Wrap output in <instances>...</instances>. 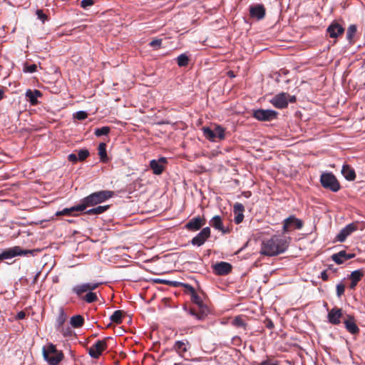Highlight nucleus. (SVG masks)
Segmentation results:
<instances>
[{"label": "nucleus", "instance_id": "nucleus-20", "mask_svg": "<svg viewBox=\"0 0 365 365\" xmlns=\"http://www.w3.org/2000/svg\"><path fill=\"white\" fill-rule=\"evenodd\" d=\"M190 348V343L188 341H176L174 344L173 349L179 354L180 356L185 358V353Z\"/></svg>", "mask_w": 365, "mask_h": 365}, {"label": "nucleus", "instance_id": "nucleus-22", "mask_svg": "<svg viewBox=\"0 0 365 365\" xmlns=\"http://www.w3.org/2000/svg\"><path fill=\"white\" fill-rule=\"evenodd\" d=\"M363 276L364 272L360 269L355 270L351 273L349 276V278L351 279V284L349 287L351 289H355L358 282L361 279Z\"/></svg>", "mask_w": 365, "mask_h": 365}, {"label": "nucleus", "instance_id": "nucleus-10", "mask_svg": "<svg viewBox=\"0 0 365 365\" xmlns=\"http://www.w3.org/2000/svg\"><path fill=\"white\" fill-rule=\"evenodd\" d=\"M278 113L274 110L258 109L254 111L253 117L260 121H270L276 119Z\"/></svg>", "mask_w": 365, "mask_h": 365}, {"label": "nucleus", "instance_id": "nucleus-5", "mask_svg": "<svg viewBox=\"0 0 365 365\" xmlns=\"http://www.w3.org/2000/svg\"><path fill=\"white\" fill-rule=\"evenodd\" d=\"M320 182L324 188L329 189L332 192H337L340 189V185L332 173H323L321 175Z\"/></svg>", "mask_w": 365, "mask_h": 365}, {"label": "nucleus", "instance_id": "nucleus-30", "mask_svg": "<svg viewBox=\"0 0 365 365\" xmlns=\"http://www.w3.org/2000/svg\"><path fill=\"white\" fill-rule=\"evenodd\" d=\"M108 207H109L108 205H104V206L99 205L96 207L91 208V209L86 210V213L88 215H99V214H101V213H103L104 212H106L108 209Z\"/></svg>", "mask_w": 365, "mask_h": 365}, {"label": "nucleus", "instance_id": "nucleus-57", "mask_svg": "<svg viewBox=\"0 0 365 365\" xmlns=\"http://www.w3.org/2000/svg\"><path fill=\"white\" fill-rule=\"evenodd\" d=\"M267 327H269V328H272V327H273V324H272V322H269V324H267Z\"/></svg>", "mask_w": 365, "mask_h": 365}, {"label": "nucleus", "instance_id": "nucleus-23", "mask_svg": "<svg viewBox=\"0 0 365 365\" xmlns=\"http://www.w3.org/2000/svg\"><path fill=\"white\" fill-rule=\"evenodd\" d=\"M344 324L347 331L352 334H357L359 331L353 317L349 316L348 319L344 321Z\"/></svg>", "mask_w": 365, "mask_h": 365}, {"label": "nucleus", "instance_id": "nucleus-21", "mask_svg": "<svg viewBox=\"0 0 365 365\" xmlns=\"http://www.w3.org/2000/svg\"><path fill=\"white\" fill-rule=\"evenodd\" d=\"M25 96L27 101H29L31 105L36 106L38 104V98L41 97L42 93L38 90L28 89L26 91Z\"/></svg>", "mask_w": 365, "mask_h": 365}, {"label": "nucleus", "instance_id": "nucleus-25", "mask_svg": "<svg viewBox=\"0 0 365 365\" xmlns=\"http://www.w3.org/2000/svg\"><path fill=\"white\" fill-rule=\"evenodd\" d=\"M341 173L347 180H354L356 178L354 170L349 165H344L341 169Z\"/></svg>", "mask_w": 365, "mask_h": 365}, {"label": "nucleus", "instance_id": "nucleus-45", "mask_svg": "<svg viewBox=\"0 0 365 365\" xmlns=\"http://www.w3.org/2000/svg\"><path fill=\"white\" fill-rule=\"evenodd\" d=\"M93 4V0H82L81 2V6L83 9H87L88 7L92 6Z\"/></svg>", "mask_w": 365, "mask_h": 365}, {"label": "nucleus", "instance_id": "nucleus-1", "mask_svg": "<svg viewBox=\"0 0 365 365\" xmlns=\"http://www.w3.org/2000/svg\"><path fill=\"white\" fill-rule=\"evenodd\" d=\"M289 246L288 240L282 235H273L262 242L260 254L266 256H276L286 251Z\"/></svg>", "mask_w": 365, "mask_h": 365}, {"label": "nucleus", "instance_id": "nucleus-9", "mask_svg": "<svg viewBox=\"0 0 365 365\" xmlns=\"http://www.w3.org/2000/svg\"><path fill=\"white\" fill-rule=\"evenodd\" d=\"M303 226L301 220L297 218L294 215H291L283 221L282 232L286 234L293 230H300Z\"/></svg>", "mask_w": 365, "mask_h": 365}, {"label": "nucleus", "instance_id": "nucleus-29", "mask_svg": "<svg viewBox=\"0 0 365 365\" xmlns=\"http://www.w3.org/2000/svg\"><path fill=\"white\" fill-rule=\"evenodd\" d=\"M70 323L73 327L79 328L83 325L84 319L81 315H75L71 317Z\"/></svg>", "mask_w": 365, "mask_h": 365}, {"label": "nucleus", "instance_id": "nucleus-50", "mask_svg": "<svg viewBox=\"0 0 365 365\" xmlns=\"http://www.w3.org/2000/svg\"><path fill=\"white\" fill-rule=\"evenodd\" d=\"M58 331H61L64 336H70L71 334V330L70 329L69 327L64 329L63 327H62V328Z\"/></svg>", "mask_w": 365, "mask_h": 365}, {"label": "nucleus", "instance_id": "nucleus-55", "mask_svg": "<svg viewBox=\"0 0 365 365\" xmlns=\"http://www.w3.org/2000/svg\"><path fill=\"white\" fill-rule=\"evenodd\" d=\"M227 76H228L229 77H230V78H235V75L234 72H233V71H229L227 72Z\"/></svg>", "mask_w": 365, "mask_h": 365}, {"label": "nucleus", "instance_id": "nucleus-47", "mask_svg": "<svg viewBox=\"0 0 365 365\" xmlns=\"http://www.w3.org/2000/svg\"><path fill=\"white\" fill-rule=\"evenodd\" d=\"M259 365H280V363L277 361H273L269 359H266L261 361Z\"/></svg>", "mask_w": 365, "mask_h": 365}, {"label": "nucleus", "instance_id": "nucleus-49", "mask_svg": "<svg viewBox=\"0 0 365 365\" xmlns=\"http://www.w3.org/2000/svg\"><path fill=\"white\" fill-rule=\"evenodd\" d=\"M36 15L38 16V18L41 19L43 22L46 19L47 16L46 14L43 13L41 10H37Z\"/></svg>", "mask_w": 365, "mask_h": 365}, {"label": "nucleus", "instance_id": "nucleus-43", "mask_svg": "<svg viewBox=\"0 0 365 365\" xmlns=\"http://www.w3.org/2000/svg\"><path fill=\"white\" fill-rule=\"evenodd\" d=\"M345 290V287L343 284L340 283L336 285V295L338 297H340L342 294H344Z\"/></svg>", "mask_w": 365, "mask_h": 365}, {"label": "nucleus", "instance_id": "nucleus-33", "mask_svg": "<svg viewBox=\"0 0 365 365\" xmlns=\"http://www.w3.org/2000/svg\"><path fill=\"white\" fill-rule=\"evenodd\" d=\"M122 317H123V312L120 310H116L110 317V319L112 322H114L116 324H120L122 322Z\"/></svg>", "mask_w": 365, "mask_h": 365}, {"label": "nucleus", "instance_id": "nucleus-11", "mask_svg": "<svg viewBox=\"0 0 365 365\" xmlns=\"http://www.w3.org/2000/svg\"><path fill=\"white\" fill-rule=\"evenodd\" d=\"M358 230V223L352 222L344 227L336 235V239L338 242H343L347 237Z\"/></svg>", "mask_w": 365, "mask_h": 365}, {"label": "nucleus", "instance_id": "nucleus-3", "mask_svg": "<svg viewBox=\"0 0 365 365\" xmlns=\"http://www.w3.org/2000/svg\"><path fill=\"white\" fill-rule=\"evenodd\" d=\"M112 195L113 192L108 190L96 192L84 197L81 200V205L84 206V210H86L88 207H92L97 204L103 202L111 197Z\"/></svg>", "mask_w": 365, "mask_h": 365}, {"label": "nucleus", "instance_id": "nucleus-28", "mask_svg": "<svg viewBox=\"0 0 365 365\" xmlns=\"http://www.w3.org/2000/svg\"><path fill=\"white\" fill-rule=\"evenodd\" d=\"M210 224L215 229L220 230V231H223V225H222V218L219 215L214 216L211 219Z\"/></svg>", "mask_w": 365, "mask_h": 365}, {"label": "nucleus", "instance_id": "nucleus-40", "mask_svg": "<svg viewBox=\"0 0 365 365\" xmlns=\"http://www.w3.org/2000/svg\"><path fill=\"white\" fill-rule=\"evenodd\" d=\"M89 155V152L87 149H81L78 152V159L80 161H83L86 159Z\"/></svg>", "mask_w": 365, "mask_h": 365}, {"label": "nucleus", "instance_id": "nucleus-18", "mask_svg": "<svg viewBox=\"0 0 365 365\" xmlns=\"http://www.w3.org/2000/svg\"><path fill=\"white\" fill-rule=\"evenodd\" d=\"M354 254L346 253V251L342 250L338 253L334 254L331 256V259L337 264H341L346 260L354 258Z\"/></svg>", "mask_w": 365, "mask_h": 365}, {"label": "nucleus", "instance_id": "nucleus-24", "mask_svg": "<svg viewBox=\"0 0 365 365\" xmlns=\"http://www.w3.org/2000/svg\"><path fill=\"white\" fill-rule=\"evenodd\" d=\"M84 211V206L81 205V203L78 205L73 206L69 208H64L61 211H58L56 215H71L74 212H83Z\"/></svg>", "mask_w": 365, "mask_h": 365}, {"label": "nucleus", "instance_id": "nucleus-42", "mask_svg": "<svg viewBox=\"0 0 365 365\" xmlns=\"http://www.w3.org/2000/svg\"><path fill=\"white\" fill-rule=\"evenodd\" d=\"M87 116H88L87 113L83 110L78 111L74 114V117L76 119L80 120L86 119L87 118Z\"/></svg>", "mask_w": 365, "mask_h": 365}, {"label": "nucleus", "instance_id": "nucleus-8", "mask_svg": "<svg viewBox=\"0 0 365 365\" xmlns=\"http://www.w3.org/2000/svg\"><path fill=\"white\" fill-rule=\"evenodd\" d=\"M108 338H105L102 340H98L93 345L88 348V352L90 356L93 359H98L102 353L107 349V340Z\"/></svg>", "mask_w": 365, "mask_h": 365}, {"label": "nucleus", "instance_id": "nucleus-16", "mask_svg": "<svg viewBox=\"0 0 365 365\" xmlns=\"http://www.w3.org/2000/svg\"><path fill=\"white\" fill-rule=\"evenodd\" d=\"M167 163L165 158L162 157L157 160H152L150 162V168L155 175H160L164 170V165Z\"/></svg>", "mask_w": 365, "mask_h": 365}, {"label": "nucleus", "instance_id": "nucleus-13", "mask_svg": "<svg viewBox=\"0 0 365 365\" xmlns=\"http://www.w3.org/2000/svg\"><path fill=\"white\" fill-rule=\"evenodd\" d=\"M344 32V28L337 21H333L327 29L328 36L331 38H336L342 35Z\"/></svg>", "mask_w": 365, "mask_h": 365}, {"label": "nucleus", "instance_id": "nucleus-56", "mask_svg": "<svg viewBox=\"0 0 365 365\" xmlns=\"http://www.w3.org/2000/svg\"><path fill=\"white\" fill-rule=\"evenodd\" d=\"M4 91L0 89V101L4 98Z\"/></svg>", "mask_w": 365, "mask_h": 365}, {"label": "nucleus", "instance_id": "nucleus-41", "mask_svg": "<svg viewBox=\"0 0 365 365\" xmlns=\"http://www.w3.org/2000/svg\"><path fill=\"white\" fill-rule=\"evenodd\" d=\"M244 210L245 208L242 204L237 202L234 205L233 211L235 214L243 213Z\"/></svg>", "mask_w": 365, "mask_h": 365}, {"label": "nucleus", "instance_id": "nucleus-39", "mask_svg": "<svg viewBox=\"0 0 365 365\" xmlns=\"http://www.w3.org/2000/svg\"><path fill=\"white\" fill-rule=\"evenodd\" d=\"M37 71V66L36 64H27L25 63L24 66L23 71L24 73H34Z\"/></svg>", "mask_w": 365, "mask_h": 365}, {"label": "nucleus", "instance_id": "nucleus-35", "mask_svg": "<svg viewBox=\"0 0 365 365\" xmlns=\"http://www.w3.org/2000/svg\"><path fill=\"white\" fill-rule=\"evenodd\" d=\"M232 324L236 327H246V323L243 319L242 317L237 316L232 322Z\"/></svg>", "mask_w": 365, "mask_h": 365}, {"label": "nucleus", "instance_id": "nucleus-19", "mask_svg": "<svg viewBox=\"0 0 365 365\" xmlns=\"http://www.w3.org/2000/svg\"><path fill=\"white\" fill-rule=\"evenodd\" d=\"M213 269L215 273L218 275H225L231 272L232 266L228 262H221L215 264L213 266Z\"/></svg>", "mask_w": 365, "mask_h": 365}, {"label": "nucleus", "instance_id": "nucleus-12", "mask_svg": "<svg viewBox=\"0 0 365 365\" xmlns=\"http://www.w3.org/2000/svg\"><path fill=\"white\" fill-rule=\"evenodd\" d=\"M210 236V229L208 227H204L195 237L191 240L194 246L200 247L202 245Z\"/></svg>", "mask_w": 365, "mask_h": 365}, {"label": "nucleus", "instance_id": "nucleus-27", "mask_svg": "<svg viewBox=\"0 0 365 365\" xmlns=\"http://www.w3.org/2000/svg\"><path fill=\"white\" fill-rule=\"evenodd\" d=\"M98 155H99L101 161L103 163H107L108 161V158L107 156L106 143H100L98 145Z\"/></svg>", "mask_w": 365, "mask_h": 365}, {"label": "nucleus", "instance_id": "nucleus-51", "mask_svg": "<svg viewBox=\"0 0 365 365\" xmlns=\"http://www.w3.org/2000/svg\"><path fill=\"white\" fill-rule=\"evenodd\" d=\"M68 159L69 161L73 163H76L78 160L77 155L74 153L70 154L68 157Z\"/></svg>", "mask_w": 365, "mask_h": 365}, {"label": "nucleus", "instance_id": "nucleus-15", "mask_svg": "<svg viewBox=\"0 0 365 365\" xmlns=\"http://www.w3.org/2000/svg\"><path fill=\"white\" fill-rule=\"evenodd\" d=\"M265 8L262 4H256L250 7V15L257 20L262 19L265 16Z\"/></svg>", "mask_w": 365, "mask_h": 365}, {"label": "nucleus", "instance_id": "nucleus-54", "mask_svg": "<svg viewBox=\"0 0 365 365\" xmlns=\"http://www.w3.org/2000/svg\"><path fill=\"white\" fill-rule=\"evenodd\" d=\"M174 365H190V364L188 362V361L186 359L184 361L180 362V363H175Z\"/></svg>", "mask_w": 365, "mask_h": 365}, {"label": "nucleus", "instance_id": "nucleus-14", "mask_svg": "<svg viewBox=\"0 0 365 365\" xmlns=\"http://www.w3.org/2000/svg\"><path fill=\"white\" fill-rule=\"evenodd\" d=\"M205 225V220L200 216L192 218L186 225L185 228L190 231H197Z\"/></svg>", "mask_w": 365, "mask_h": 365}, {"label": "nucleus", "instance_id": "nucleus-52", "mask_svg": "<svg viewBox=\"0 0 365 365\" xmlns=\"http://www.w3.org/2000/svg\"><path fill=\"white\" fill-rule=\"evenodd\" d=\"M25 317H26L25 312H23V311H21V312L17 313V314L16 316V319L20 320V319H24Z\"/></svg>", "mask_w": 365, "mask_h": 365}, {"label": "nucleus", "instance_id": "nucleus-53", "mask_svg": "<svg viewBox=\"0 0 365 365\" xmlns=\"http://www.w3.org/2000/svg\"><path fill=\"white\" fill-rule=\"evenodd\" d=\"M321 277L322 279L324 280V281H327L329 278V276H328V274L327 272V271H323L322 273H321Z\"/></svg>", "mask_w": 365, "mask_h": 365}, {"label": "nucleus", "instance_id": "nucleus-6", "mask_svg": "<svg viewBox=\"0 0 365 365\" xmlns=\"http://www.w3.org/2000/svg\"><path fill=\"white\" fill-rule=\"evenodd\" d=\"M36 252L34 250H22L20 247L9 248L0 254V260L11 259L16 256L33 255Z\"/></svg>", "mask_w": 365, "mask_h": 365}, {"label": "nucleus", "instance_id": "nucleus-4", "mask_svg": "<svg viewBox=\"0 0 365 365\" xmlns=\"http://www.w3.org/2000/svg\"><path fill=\"white\" fill-rule=\"evenodd\" d=\"M296 96L287 93H280L275 95L269 102L277 108L283 109L287 107L289 103L296 102Z\"/></svg>", "mask_w": 365, "mask_h": 365}, {"label": "nucleus", "instance_id": "nucleus-7", "mask_svg": "<svg viewBox=\"0 0 365 365\" xmlns=\"http://www.w3.org/2000/svg\"><path fill=\"white\" fill-rule=\"evenodd\" d=\"M204 136L211 141H215L217 139L223 140L225 138V129L220 125H216L214 130L208 127L202 128Z\"/></svg>", "mask_w": 365, "mask_h": 365}, {"label": "nucleus", "instance_id": "nucleus-36", "mask_svg": "<svg viewBox=\"0 0 365 365\" xmlns=\"http://www.w3.org/2000/svg\"><path fill=\"white\" fill-rule=\"evenodd\" d=\"M83 299L88 303H92L98 299V297L96 293L88 291V292L83 297Z\"/></svg>", "mask_w": 365, "mask_h": 365}, {"label": "nucleus", "instance_id": "nucleus-48", "mask_svg": "<svg viewBox=\"0 0 365 365\" xmlns=\"http://www.w3.org/2000/svg\"><path fill=\"white\" fill-rule=\"evenodd\" d=\"M235 222L236 224H240L242 222L243 219H244V215L243 213H240V214H235Z\"/></svg>", "mask_w": 365, "mask_h": 365}, {"label": "nucleus", "instance_id": "nucleus-38", "mask_svg": "<svg viewBox=\"0 0 365 365\" xmlns=\"http://www.w3.org/2000/svg\"><path fill=\"white\" fill-rule=\"evenodd\" d=\"M110 132V128L108 126H103L100 128H96L95 130V135L98 137H100L101 135H106L108 134Z\"/></svg>", "mask_w": 365, "mask_h": 365}, {"label": "nucleus", "instance_id": "nucleus-32", "mask_svg": "<svg viewBox=\"0 0 365 365\" xmlns=\"http://www.w3.org/2000/svg\"><path fill=\"white\" fill-rule=\"evenodd\" d=\"M357 31V27L355 24L350 25L346 31V38L349 42L353 41V38Z\"/></svg>", "mask_w": 365, "mask_h": 365}, {"label": "nucleus", "instance_id": "nucleus-17", "mask_svg": "<svg viewBox=\"0 0 365 365\" xmlns=\"http://www.w3.org/2000/svg\"><path fill=\"white\" fill-rule=\"evenodd\" d=\"M342 317V310L341 309L334 307L329 311L327 319L329 323L332 324H339L341 322V318Z\"/></svg>", "mask_w": 365, "mask_h": 365}, {"label": "nucleus", "instance_id": "nucleus-26", "mask_svg": "<svg viewBox=\"0 0 365 365\" xmlns=\"http://www.w3.org/2000/svg\"><path fill=\"white\" fill-rule=\"evenodd\" d=\"M67 319V316L64 312L63 309L61 308L59 309L58 315L56 319V328L57 330H60Z\"/></svg>", "mask_w": 365, "mask_h": 365}, {"label": "nucleus", "instance_id": "nucleus-46", "mask_svg": "<svg viewBox=\"0 0 365 365\" xmlns=\"http://www.w3.org/2000/svg\"><path fill=\"white\" fill-rule=\"evenodd\" d=\"M87 285V289H88V291L91 292L92 290L96 289L98 287L101 283L98 282H88L86 283Z\"/></svg>", "mask_w": 365, "mask_h": 365}, {"label": "nucleus", "instance_id": "nucleus-34", "mask_svg": "<svg viewBox=\"0 0 365 365\" xmlns=\"http://www.w3.org/2000/svg\"><path fill=\"white\" fill-rule=\"evenodd\" d=\"M207 309H203L200 313H197L194 309H190L189 313L196 317L198 320H203L207 315Z\"/></svg>", "mask_w": 365, "mask_h": 365}, {"label": "nucleus", "instance_id": "nucleus-37", "mask_svg": "<svg viewBox=\"0 0 365 365\" xmlns=\"http://www.w3.org/2000/svg\"><path fill=\"white\" fill-rule=\"evenodd\" d=\"M188 57L185 54H180L178 58L177 62L179 66H185L188 64Z\"/></svg>", "mask_w": 365, "mask_h": 365}, {"label": "nucleus", "instance_id": "nucleus-2", "mask_svg": "<svg viewBox=\"0 0 365 365\" xmlns=\"http://www.w3.org/2000/svg\"><path fill=\"white\" fill-rule=\"evenodd\" d=\"M43 356L49 365H58L63 359V354L51 343L43 347Z\"/></svg>", "mask_w": 365, "mask_h": 365}, {"label": "nucleus", "instance_id": "nucleus-31", "mask_svg": "<svg viewBox=\"0 0 365 365\" xmlns=\"http://www.w3.org/2000/svg\"><path fill=\"white\" fill-rule=\"evenodd\" d=\"M72 291L75 293L78 297H81L83 293L88 292V289H87V285L86 283L78 284L74 286L72 288Z\"/></svg>", "mask_w": 365, "mask_h": 365}, {"label": "nucleus", "instance_id": "nucleus-44", "mask_svg": "<svg viewBox=\"0 0 365 365\" xmlns=\"http://www.w3.org/2000/svg\"><path fill=\"white\" fill-rule=\"evenodd\" d=\"M162 40L161 39H154L152 41L150 42L149 45L151 47H153L155 48H159L161 46Z\"/></svg>", "mask_w": 365, "mask_h": 365}]
</instances>
